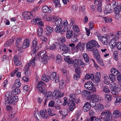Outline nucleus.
<instances>
[{
  "instance_id": "nucleus-1",
  "label": "nucleus",
  "mask_w": 121,
  "mask_h": 121,
  "mask_svg": "<svg viewBox=\"0 0 121 121\" xmlns=\"http://www.w3.org/2000/svg\"><path fill=\"white\" fill-rule=\"evenodd\" d=\"M37 55L39 56V58H41L42 63L45 64L47 63V59L48 58V56L46 54V52L45 50H42L39 52Z\"/></svg>"
},
{
  "instance_id": "nucleus-2",
  "label": "nucleus",
  "mask_w": 121,
  "mask_h": 121,
  "mask_svg": "<svg viewBox=\"0 0 121 121\" xmlns=\"http://www.w3.org/2000/svg\"><path fill=\"white\" fill-rule=\"evenodd\" d=\"M45 83L42 81H39L36 86V89L43 94L45 93L47 91L46 89L44 86Z\"/></svg>"
},
{
  "instance_id": "nucleus-3",
  "label": "nucleus",
  "mask_w": 121,
  "mask_h": 121,
  "mask_svg": "<svg viewBox=\"0 0 121 121\" xmlns=\"http://www.w3.org/2000/svg\"><path fill=\"white\" fill-rule=\"evenodd\" d=\"M18 97L17 96H13L6 100L5 104L6 106L9 105L11 104L14 105L18 101Z\"/></svg>"
},
{
  "instance_id": "nucleus-4",
  "label": "nucleus",
  "mask_w": 121,
  "mask_h": 121,
  "mask_svg": "<svg viewBox=\"0 0 121 121\" xmlns=\"http://www.w3.org/2000/svg\"><path fill=\"white\" fill-rule=\"evenodd\" d=\"M84 86L86 89L91 90V92L92 93L96 91V89L95 88H93V84L91 81H89L86 82Z\"/></svg>"
},
{
  "instance_id": "nucleus-5",
  "label": "nucleus",
  "mask_w": 121,
  "mask_h": 121,
  "mask_svg": "<svg viewBox=\"0 0 121 121\" xmlns=\"http://www.w3.org/2000/svg\"><path fill=\"white\" fill-rule=\"evenodd\" d=\"M99 46L98 43L94 40L90 41L86 45V48L88 49H92L95 46L98 47Z\"/></svg>"
},
{
  "instance_id": "nucleus-6",
  "label": "nucleus",
  "mask_w": 121,
  "mask_h": 121,
  "mask_svg": "<svg viewBox=\"0 0 121 121\" xmlns=\"http://www.w3.org/2000/svg\"><path fill=\"white\" fill-rule=\"evenodd\" d=\"M38 42L37 40H34L32 42L31 45V49L32 52L34 54L37 52L38 49L37 47Z\"/></svg>"
},
{
  "instance_id": "nucleus-7",
  "label": "nucleus",
  "mask_w": 121,
  "mask_h": 121,
  "mask_svg": "<svg viewBox=\"0 0 121 121\" xmlns=\"http://www.w3.org/2000/svg\"><path fill=\"white\" fill-rule=\"evenodd\" d=\"M22 15L23 17L25 20L30 19L33 17V15H31V13L27 11L23 12Z\"/></svg>"
},
{
  "instance_id": "nucleus-8",
  "label": "nucleus",
  "mask_w": 121,
  "mask_h": 121,
  "mask_svg": "<svg viewBox=\"0 0 121 121\" xmlns=\"http://www.w3.org/2000/svg\"><path fill=\"white\" fill-rule=\"evenodd\" d=\"M107 3V4L105 6V9L104 11V14L106 15L112 12V8L108 2Z\"/></svg>"
},
{
  "instance_id": "nucleus-9",
  "label": "nucleus",
  "mask_w": 121,
  "mask_h": 121,
  "mask_svg": "<svg viewBox=\"0 0 121 121\" xmlns=\"http://www.w3.org/2000/svg\"><path fill=\"white\" fill-rule=\"evenodd\" d=\"M85 44L83 43H81V42H79L76 46L75 48L76 50L78 51V49H79L81 51H83L84 49V47Z\"/></svg>"
},
{
  "instance_id": "nucleus-10",
  "label": "nucleus",
  "mask_w": 121,
  "mask_h": 121,
  "mask_svg": "<svg viewBox=\"0 0 121 121\" xmlns=\"http://www.w3.org/2000/svg\"><path fill=\"white\" fill-rule=\"evenodd\" d=\"M91 106L89 103L88 102L85 103L83 107L82 110L84 112H86L89 111L90 109Z\"/></svg>"
},
{
  "instance_id": "nucleus-11",
  "label": "nucleus",
  "mask_w": 121,
  "mask_h": 121,
  "mask_svg": "<svg viewBox=\"0 0 121 121\" xmlns=\"http://www.w3.org/2000/svg\"><path fill=\"white\" fill-rule=\"evenodd\" d=\"M110 88L112 91V94L114 95H116L117 92L118 91H119L121 90L120 88L115 86H112Z\"/></svg>"
},
{
  "instance_id": "nucleus-12",
  "label": "nucleus",
  "mask_w": 121,
  "mask_h": 121,
  "mask_svg": "<svg viewBox=\"0 0 121 121\" xmlns=\"http://www.w3.org/2000/svg\"><path fill=\"white\" fill-rule=\"evenodd\" d=\"M59 45L60 49L63 51H69L70 49L69 48L64 44H62Z\"/></svg>"
},
{
  "instance_id": "nucleus-13",
  "label": "nucleus",
  "mask_w": 121,
  "mask_h": 121,
  "mask_svg": "<svg viewBox=\"0 0 121 121\" xmlns=\"http://www.w3.org/2000/svg\"><path fill=\"white\" fill-rule=\"evenodd\" d=\"M109 39V37L103 36V38H102V39L100 41L104 44L107 45L108 44Z\"/></svg>"
},
{
  "instance_id": "nucleus-14",
  "label": "nucleus",
  "mask_w": 121,
  "mask_h": 121,
  "mask_svg": "<svg viewBox=\"0 0 121 121\" xmlns=\"http://www.w3.org/2000/svg\"><path fill=\"white\" fill-rule=\"evenodd\" d=\"M30 45V42L28 40L26 39L22 45V47L23 49H26Z\"/></svg>"
},
{
  "instance_id": "nucleus-15",
  "label": "nucleus",
  "mask_w": 121,
  "mask_h": 121,
  "mask_svg": "<svg viewBox=\"0 0 121 121\" xmlns=\"http://www.w3.org/2000/svg\"><path fill=\"white\" fill-rule=\"evenodd\" d=\"M113 115L116 118H118L121 116V113L119 110H116L113 111Z\"/></svg>"
},
{
  "instance_id": "nucleus-16",
  "label": "nucleus",
  "mask_w": 121,
  "mask_h": 121,
  "mask_svg": "<svg viewBox=\"0 0 121 121\" xmlns=\"http://www.w3.org/2000/svg\"><path fill=\"white\" fill-rule=\"evenodd\" d=\"M113 8V11L115 13H119L121 10V2L119 3V5H117Z\"/></svg>"
},
{
  "instance_id": "nucleus-17",
  "label": "nucleus",
  "mask_w": 121,
  "mask_h": 121,
  "mask_svg": "<svg viewBox=\"0 0 121 121\" xmlns=\"http://www.w3.org/2000/svg\"><path fill=\"white\" fill-rule=\"evenodd\" d=\"M66 38L68 39L73 38V32L72 30H67L66 35Z\"/></svg>"
},
{
  "instance_id": "nucleus-18",
  "label": "nucleus",
  "mask_w": 121,
  "mask_h": 121,
  "mask_svg": "<svg viewBox=\"0 0 121 121\" xmlns=\"http://www.w3.org/2000/svg\"><path fill=\"white\" fill-rule=\"evenodd\" d=\"M92 51L93 52L94 56L96 60L100 58L98 50H97L94 49L92 50Z\"/></svg>"
},
{
  "instance_id": "nucleus-19",
  "label": "nucleus",
  "mask_w": 121,
  "mask_h": 121,
  "mask_svg": "<svg viewBox=\"0 0 121 121\" xmlns=\"http://www.w3.org/2000/svg\"><path fill=\"white\" fill-rule=\"evenodd\" d=\"M109 44L111 48H113L115 46H116L117 43L115 40L112 39L109 41Z\"/></svg>"
},
{
  "instance_id": "nucleus-20",
  "label": "nucleus",
  "mask_w": 121,
  "mask_h": 121,
  "mask_svg": "<svg viewBox=\"0 0 121 121\" xmlns=\"http://www.w3.org/2000/svg\"><path fill=\"white\" fill-rule=\"evenodd\" d=\"M112 118V114L111 112L105 116L103 118V120L104 121H108L110 120Z\"/></svg>"
},
{
  "instance_id": "nucleus-21",
  "label": "nucleus",
  "mask_w": 121,
  "mask_h": 121,
  "mask_svg": "<svg viewBox=\"0 0 121 121\" xmlns=\"http://www.w3.org/2000/svg\"><path fill=\"white\" fill-rule=\"evenodd\" d=\"M74 102H73V103L71 102H69V101L68 103V105L69 106V109L71 111H73L75 108V103H74Z\"/></svg>"
},
{
  "instance_id": "nucleus-22",
  "label": "nucleus",
  "mask_w": 121,
  "mask_h": 121,
  "mask_svg": "<svg viewBox=\"0 0 121 121\" xmlns=\"http://www.w3.org/2000/svg\"><path fill=\"white\" fill-rule=\"evenodd\" d=\"M46 113V110H41L40 111V116L41 115V117L43 118L47 119L48 117V116Z\"/></svg>"
},
{
  "instance_id": "nucleus-23",
  "label": "nucleus",
  "mask_w": 121,
  "mask_h": 121,
  "mask_svg": "<svg viewBox=\"0 0 121 121\" xmlns=\"http://www.w3.org/2000/svg\"><path fill=\"white\" fill-rule=\"evenodd\" d=\"M35 57H34L32 60L29 62L27 66H28L29 67L30 66L32 65L33 66H35L36 64V63L35 61Z\"/></svg>"
},
{
  "instance_id": "nucleus-24",
  "label": "nucleus",
  "mask_w": 121,
  "mask_h": 121,
  "mask_svg": "<svg viewBox=\"0 0 121 121\" xmlns=\"http://www.w3.org/2000/svg\"><path fill=\"white\" fill-rule=\"evenodd\" d=\"M13 61L14 62L15 64L17 66H19L21 64V61L16 57H14Z\"/></svg>"
},
{
  "instance_id": "nucleus-25",
  "label": "nucleus",
  "mask_w": 121,
  "mask_h": 121,
  "mask_svg": "<svg viewBox=\"0 0 121 121\" xmlns=\"http://www.w3.org/2000/svg\"><path fill=\"white\" fill-rule=\"evenodd\" d=\"M42 11L45 13H50L51 12L50 9L46 6H44L42 8Z\"/></svg>"
},
{
  "instance_id": "nucleus-26",
  "label": "nucleus",
  "mask_w": 121,
  "mask_h": 121,
  "mask_svg": "<svg viewBox=\"0 0 121 121\" xmlns=\"http://www.w3.org/2000/svg\"><path fill=\"white\" fill-rule=\"evenodd\" d=\"M106 1L108 2L111 6L112 5L113 6V8L115 7L114 6H117L118 4L117 0H112V1H110V0H106Z\"/></svg>"
},
{
  "instance_id": "nucleus-27",
  "label": "nucleus",
  "mask_w": 121,
  "mask_h": 121,
  "mask_svg": "<svg viewBox=\"0 0 121 121\" xmlns=\"http://www.w3.org/2000/svg\"><path fill=\"white\" fill-rule=\"evenodd\" d=\"M90 94V92L86 90H84L82 91V96L84 98L88 96Z\"/></svg>"
},
{
  "instance_id": "nucleus-28",
  "label": "nucleus",
  "mask_w": 121,
  "mask_h": 121,
  "mask_svg": "<svg viewBox=\"0 0 121 121\" xmlns=\"http://www.w3.org/2000/svg\"><path fill=\"white\" fill-rule=\"evenodd\" d=\"M43 28L41 27L38 28L37 30V34L39 36H42L43 34Z\"/></svg>"
},
{
  "instance_id": "nucleus-29",
  "label": "nucleus",
  "mask_w": 121,
  "mask_h": 121,
  "mask_svg": "<svg viewBox=\"0 0 121 121\" xmlns=\"http://www.w3.org/2000/svg\"><path fill=\"white\" fill-rule=\"evenodd\" d=\"M56 74V73L54 72H53L51 74H48V77L49 78V80H53L55 78Z\"/></svg>"
},
{
  "instance_id": "nucleus-30",
  "label": "nucleus",
  "mask_w": 121,
  "mask_h": 121,
  "mask_svg": "<svg viewBox=\"0 0 121 121\" xmlns=\"http://www.w3.org/2000/svg\"><path fill=\"white\" fill-rule=\"evenodd\" d=\"M56 62L57 64L60 63L62 61V58H61L60 55H57L56 57Z\"/></svg>"
},
{
  "instance_id": "nucleus-31",
  "label": "nucleus",
  "mask_w": 121,
  "mask_h": 121,
  "mask_svg": "<svg viewBox=\"0 0 121 121\" xmlns=\"http://www.w3.org/2000/svg\"><path fill=\"white\" fill-rule=\"evenodd\" d=\"M29 67L26 65L24 69V71L25 72V75L26 76H28L30 74V72L29 71Z\"/></svg>"
},
{
  "instance_id": "nucleus-32",
  "label": "nucleus",
  "mask_w": 121,
  "mask_h": 121,
  "mask_svg": "<svg viewBox=\"0 0 121 121\" xmlns=\"http://www.w3.org/2000/svg\"><path fill=\"white\" fill-rule=\"evenodd\" d=\"M110 113H111V112H110V110H104L102 112L101 114V116H106Z\"/></svg>"
},
{
  "instance_id": "nucleus-33",
  "label": "nucleus",
  "mask_w": 121,
  "mask_h": 121,
  "mask_svg": "<svg viewBox=\"0 0 121 121\" xmlns=\"http://www.w3.org/2000/svg\"><path fill=\"white\" fill-rule=\"evenodd\" d=\"M33 21L35 22V23L36 24H38L39 25L41 26H42L43 25V22H41L40 19H39L38 18L34 19L33 20Z\"/></svg>"
},
{
  "instance_id": "nucleus-34",
  "label": "nucleus",
  "mask_w": 121,
  "mask_h": 121,
  "mask_svg": "<svg viewBox=\"0 0 121 121\" xmlns=\"http://www.w3.org/2000/svg\"><path fill=\"white\" fill-rule=\"evenodd\" d=\"M34 115L35 118H36L38 120H39V119L40 118V116L39 115L38 110H36L34 111Z\"/></svg>"
},
{
  "instance_id": "nucleus-35",
  "label": "nucleus",
  "mask_w": 121,
  "mask_h": 121,
  "mask_svg": "<svg viewBox=\"0 0 121 121\" xmlns=\"http://www.w3.org/2000/svg\"><path fill=\"white\" fill-rule=\"evenodd\" d=\"M12 92V93L13 95H17L19 93L21 92V91L19 89L15 88L13 90Z\"/></svg>"
},
{
  "instance_id": "nucleus-36",
  "label": "nucleus",
  "mask_w": 121,
  "mask_h": 121,
  "mask_svg": "<svg viewBox=\"0 0 121 121\" xmlns=\"http://www.w3.org/2000/svg\"><path fill=\"white\" fill-rule=\"evenodd\" d=\"M100 78V75L99 73H96L95 77V79L96 82H98L99 81Z\"/></svg>"
},
{
  "instance_id": "nucleus-37",
  "label": "nucleus",
  "mask_w": 121,
  "mask_h": 121,
  "mask_svg": "<svg viewBox=\"0 0 121 121\" xmlns=\"http://www.w3.org/2000/svg\"><path fill=\"white\" fill-rule=\"evenodd\" d=\"M14 41V40L11 39L8 41L4 45L5 47H8L9 45H11L13 43Z\"/></svg>"
},
{
  "instance_id": "nucleus-38",
  "label": "nucleus",
  "mask_w": 121,
  "mask_h": 121,
  "mask_svg": "<svg viewBox=\"0 0 121 121\" xmlns=\"http://www.w3.org/2000/svg\"><path fill=\"white\" fill-rule=\"evenodd\" d=\"M72 64H73V66L74 67L78 66L79 64L78 60L77 59L73 60Z\"/></svg>"
},
{
  "instance_id": "nucleus-39",
  "label": "nucleus",
  "mask_w": 121,
  "mask_h": 121,
  "mask_svg": "<svg viewBox=\"0 0 121 121\" xmlns=\"http://www.w3.org/2000/svg\"><path fill=\"white\" fill-rule=\"evenodd\" d=\"M62 19L60 18H59L55 22V25L56 26H60L62 25Z\"/></svg>"
},
{
  "instance_id": "nucleus-40",
  "label": "nucleus",
  "mask_w": 121,
  "mask_h": 121,
  "mask_svg": "<svg viewBox=\"0 0 121 121\" xmlns=\"http://www.w3.org/2000/svg\"><path fill=\"white\" fill-rule=\"evenodd\" d=\"M15 86L17 87H20L21 84L20 82V80L19 79H17L15 81Z\"/></svg>"
},
{
  "instance_id": "nucleus-41",
  "label": "nucleus",
  "mask_w": 121,
  "mask_h": 121,
  "mask_svg": "<svg viewBox=\"0 0 121 121\" xmlns=\"http://www.w3.org/2000/svg\"><path fill=\"white\" fill-rule=\"evenodd\" d=\"M83 57L86 62H88L89 61V58L87 54L86 53H84L82 55Z\"/></svg>"
},
{
  "instance_id": "nucleus-42",
  "label": "nucleus",
  "mask_w": 121,
  "mask_h": 121,
  "mask_svg": "<svg viewBox=\"0 0 121 121\" xmlns=\"http://www.w3.org/2000/svg\"><path fill=\"white\" fill-rule=\"evenodd\" d=\"M121 102V97H117L116 98V100L115 102V104L116 105H119Z\"/></svg>"
},
{
  "instance_id": "nucleus-43",
  "label": "nucleus",
  "mask_w": 121,
  "mask_h": 121,
  "mask_svg": "<svg viewBox=\"0 0 121 121\" xmlns=\"http://www.w3.org/2000/svg\"><path fill=\"white\" fill-rule=\"evenodd\" d=\"M53 3H54L56 7H60V4L59 0H54L53 1Z\"/></svg>"
},
{
  "instance_id": "nucleus-44",
  "label": "nucleus",
  "mask_w": 121,
  "mask_h": 121,
  "mask_svg": "<svg viewBox=\"0 0 121 121\" xmlns=\"http://www.w3.org/2000/svg\"><path fill=\"white\" fill-rule=\"evenodd\" d=\"M111 72L112 74L116 75L117 74L118 71H117L116 69L113 68L111 70Z\"/></svg>"
},
{
  "instance_id": "nucleus-45",
  "label": "nucleus",
  "mask_w": 121,
  "mask_h": 121,
  "mask_svg": "<svg viewBox=\"0 0 121 121\" xmlns=\"http://www.w3.org/2000/svg\"><path fill=\"white\" fill-rule=\"evenodd\" d=\"M41 79L42 80L45 82H47L49 80V78L48 77V76L47 77L45 75H43L41 77Z\"/></svg>"
},
{
  "instance_id": "nucleus-46",
  "label": "nucleus",
  "mask_w": 121,
  "mask_h": 121,
  "mask_svg": "<svg viewBox=\"0 0 121 121\" xmlns=\"http://www.w3.org/2000/svg\"><path fill=\"white\" fill-rule=\"evenodd\" d=\"M105 99L108 102L110 101L111 100V97L108 95H105Z\"/></svg>"
},
{
  "instance_id": "nucleus-47",
  "label": "nucleus",
  "mask_w": 121,
  "mask_h": 121,
  "mask_svg": "<svg viewBox=\"0 0 121 121\" xmlns=\"http://www.w3.org/2000/svg\"><path fill=\"white\" fill-rule=\"evenodd\" d=\"M109 77L111 81L112 82H114L115 80V77L114 75L110 73L109 74Z\"/></svg>"
},
{
  "instance_id": "nucleus-48",
  "label": "nucleus",
  "mask_w": 121,
  "mask_h": 121,
  "mask_svg": "<svg viewBox=\"0 0 121 121\" xmlns=\"http://www.w3.org/2000/svg\"><path fill=\"white\" fill-rule=\"evenodd\" d=\"M46 113L47 112L48 113V114L50 116H52L54 115H55V114L53 113H52L51 110L50 108H48L46 111Z\"/></svg>"
},
{
  "instance_id": "nucleus-49",
  "label": "nucleus",
  "mask_w": 121,
  "mask_h": 121,
  "mask_svg": "<svg viewBox=\"0 0 121 121\" xmlns=\"http://www.w3.org/2000/svg\"><path fill=\"white\" fill-rule=\"evenodd\" d=\"M55 31L57 33H61V31L62 30L61 27L60 26H56L55 28Z\"/></svg>"
},
{
  "instance_id": "nucleus-50",
  "label": "nucleus",
  "mask_w": 121,
  "mask_h": 121,
  "mask_svg": "<svg viewBox=\"0 0 121 121\" xmlns=\"http://www.w3.org/2000/svg\"><path fill=\"white\" fill-rule=\"evenodd\" d=\"M104 108L103 105L101 104H98L96 107V109L99 110H102Z\"/></svg>"
},
{
  "instance_id": "nucleus-51",
  "label": "nucleus",
  "mask_w": 121,
  "mask_h": 121,
  "mask_svg": "<svg viewBox=\"0 0 121 121\" xmlns=\"http://www.w3.org/2000/svg\"><path fill=\"white\" fill-rule=\"evenodd\" d=\"M102 2L101 0H95L94 4L96 5H97V6L101 5L102 4Z\"/></svg>"
},
{
  "instance_id": "nucleus-52",
  "label": "nucleus",
  "mask_w": 121,
  "mask_h": 121,
  "mask_svg": "<svg viewBox=\"0 0 121 121\" xmlns=\"http://www.w3.org/2000/svg\"><path fill=\"white\" fill-rule=\"evenodd\" d=\"M60 113L62 116H65L67 115V112L66 110H64V111H61L60 112Z\"/></svg>"
},
{
  "instance_id": "nucleus-53",
  "label": "nucleus",
  "mask_w": 121,
  "mask_h": 121,
  "mask_svg": "<svg viewBox=\"0 0 121 121\" xmlns=\"http://www.w3.org/2000/svg\"><path fill=\"white\" fill-rule=\"evenodd\" d=\"M69 51H64L62 53L63 55L65 57H69Z\"/></svg>"
},
{
  "instance_id": "nucleus-54",
  "label": "nucleus",
  "mask_w": 121,
  "mask_h": 121,
  "mask_svg": "<svg viewBox=\"0 0 121 121\" xmlns=\"http://www.w3.org/2000/svg\"><path fill=\"white\" fill-rule=\"evenodd\" d=\"M89 104L90 106L91 105L94 106L96 105V101L95 100H91L90 101Z\"/></svg>"
},
{
  "instance_id": "nucleus-55",
  "label": "nucleus",
  "mask_w": 121,
  "mask_h": 121,
  "mask_svg": "<svg viewBox=\"0 0 121 121\" xmlns=\"http://www.w3.org/2000/svg\"><path fill=\"white\" fill-rule=\"evenodd\" d=\"M93 99H94L97 100H101L102 99V98L100 97L99 95H96L94 96L93 97Z\"/></svg>"
},
{
  "instance_id": "nucleus-56",
  "label": "nucleus",
  "mask_w": 121,
  "mask_h": 121,
  "mask_svg": "<svg viewBox=\"0 0 121 121\" xmlns=\"http://www.w3.org/2000/svg\"><path fill=\"white\" fill-rule=\"evenodd\" d=\"M75 71L76 73L80 74L81 72V71L80 70V68L79 67H77L75 69Z\"/></svg>"
},
{
  "instance_id": "nucleus-57",
  "label": "nucleus",
  "mask_w": 121,
  "mask_h": 121,
  "mask_svg": "<svg viewBox=\"0 0 121 121\" xmlns=\"http://www.w3.org/2000/svg\"><path fill=\"white\" fill-rule=\"evenodd\" d=\"M46 29L48 32L49 33H50L52 32L53 28L49 26H47L46 27Z\"/></svg>"
},
{
  "instance_id": "nucleus-58",
  "label": "nucleus",
  "mask_w": 121,
  "mask_h": 121,
  "mask_svg": "<svg viewBox=\"0 0 121 121\" xmlns=\"http://www.w3.org/2000/svg\"><path fill=\"white\" fill-rule=\"evenodd\" d=\"M116 47L118 50L121 51V42H117Z\"/></svg>"
},
{
  "instance_id": "nucleus-59",
  "label": "nucleus",
  "mask_w": 121,
  "mask_h": 121,
  "mask_svg": "<svg viewBox=\"0 0 121 121\" xmlns=\"http://www.w3.org/2000/svg\"><path fill=\"white\" fill-rule=\"evenodd\" d=\"M65 38L64 37H62L58 39V42H59L60 43H64L65 41Z\"/></svg>"
},
{
  "instance_id": "nucleus-60",
  "label": "nucleus",
  "mask_w": 121,
  "mask_h": 121,
  "mask_svg": "<svg viewBox=\"0 0 121 121\" xmlns=\"http://www.w3.org/2000/svg\"><path fill=\"white\" fill-rule=\"evenodd\" d=\"M97 62L100 64V65L101 66H103L104 64L103 63V60L101 59V58H100L98 59L97 60Z\"/></svg>"
},
{
  "instance_id": "nucleus-61",
  "label": "nucleus",
  "mask_w": 121,
  "mask_h": 121,
  "mask_svg": "<svg viewBox=\"0 0 121 121\" xmlns=\"http://www.w3.org/2000/svg\"><path fill=\"white\" fill-rule=\"evenodd\" d=\"M68 25V23L67 20H65L63 22L61 25L64 26L65 27H66V26H67Z\"/></svg>"
},
{
  "instance_id": "nucleus-62",
  "label": "nucleus",
  "mask_w": 121,
  "mask_h": 121,
  "mask_svg": "<svg viewBox=\"0 0 121 121\" xmlns=\"http://www.w3.org/2000/svg\"><path fill=\"white\" fill-rule=\"evenodd\" d=\"M73 30L77 32H79V29L78 28V26L77 25H74L73 26Z\"/></svg>"
},
{
  "instance_id": "nucleus-63",
  "label": "nucleus",
  "mask_w": 121,
  "mask_h": 121,
  "mask_svg": "<svg viewBox=\"0 0 121 121\" xmlns=\"http://www.w3.org/2000/svg\"><path fill=\"white\" fill-rule=\"evenodd\" d=\"M103 91L106 93H108L110 92V90L107 86H105L103 90Z\"/></svg>"
},
{
  "instance_id": "nucleus-64",
  "label": "nucleus",
  "mask_w": 121,
  "mask_h": 121,
  "mask_svg": "<svg viewBox=\"0 0 121 121\" xmlns=\"http://www.w3.org/2000/svg\"><path fill=\"white\" fill-rule=\"evenodd\" d=\"M104 20H105V22H111L112 20V19L109 17L105 18H104Z\"/></svg>"
}]
</instances>
